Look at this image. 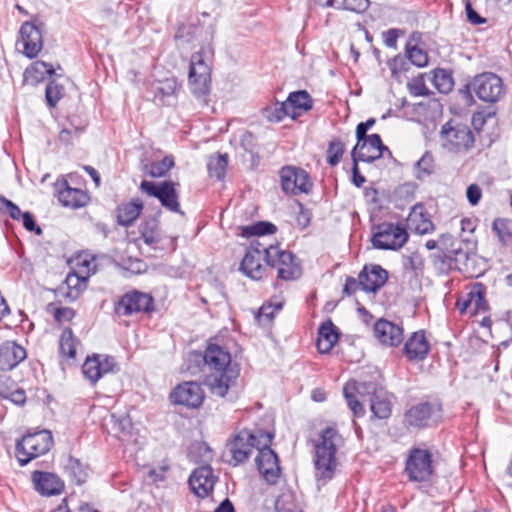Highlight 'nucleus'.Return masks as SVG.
Instances as JSON below:
<instances>
[{
	"label": "nucleus",
	"instance_id": "nucleus-6",
	"mask_svg": "<svg viewBox=\"0 0 512 512\" xmlns=\"http://www.w3.org/2000/svg\"><path fill=\"white\" fill-rule=\"evenodd\" d=\"M53 446V436L48 430L28 433L16 444V456L21 466L47 453Z\"/></svg>",
	"mask_w": 512,
	"mask_h": 512
},
{
	"label": "nucleus",
	"instance_id": "nucleus-25",
	"mask_svg": "<svg viewBox=\"0 0 512 512\" xmlns=\"http://www.w3.org/2000/svg\"><path fill=\"white\" fill-rule=\"evenodd\" d=\"M388 273L380 265L365 266L359 273V284L366 292L378 291L387 281Z\"/></svg>",
	"mask_w": 512,
	"mask_h": 512
},
{
	"label": "nucleus",
	"instance_id": "nucleus-7",
	"mask_svg": "<svg viewBox=\"0 0 512 512\" xmlns=\"http://www.w3.org/2000/svg\"><path fill=\"white\" fill-rule=\"evenodd\" d=\"M405 473L410 481H429L434 473L431 453L426 449H411L406 460Z\"/></svg>",
	"mask_w": 512,
	"mask_h": 512
},
{
	"label": "nucleus",
	"instance_id": "nucleus-33",
	"mask_svg": "<svg viewBox=\"0 0 512 512\" xmlns=\"http://www.w3.org/2000/svg\"><path fill=\"white\" fill-rule=\"evenodd\" d=\"M449 253L450 258H448L446 263H443L440 268L457 269L459 271L468 272L471 254L463 249V244L459 242L455 249L451 250Z\"/></svg>",
	"mask_w": 512,
	"mask_h": 512
},
{
	"label": "nucleus",
	"instance_id": "nucleus-17",
	"mask_svg": "<svg viewBox=\"0 0 512 512\" xmlns=\"http://www.w3.org/2000/svg\"><path fill=\"white\" fill-rule=\"evenodd\" d=\"M263 250V256L267 264L271 267L277 268V277L281 280H288L287 260L288 253L281 249L278 245H269L268 247L262 245L258 241H252L248 249Z\"/></svg>",
	"mask_w": 512,
	"mask_h": 512
},
{
	"label": "nucleus",
	"instance_id": "nucleus-55",
	"mask_svg": "<svg viewBox=\"0 0 512 512\" xmlns=\"http://www.w3.org/2000/svg\"><path fill=\"white\" fill-rule=\"evenodd\" d=\"M403 266L405 270L417 271L422 269L423 260L419 254L413 253L404 257Z\"/></svg>",
	"mask_w": 512,
	"mask_h": 512
},
{
	"label": "nucleus",
	"instance_id": "nucleus-62",
	"mask_svg": "<svg viewBox=\"0 0 512 512\" xmlns=\"http://www.w3.org/2000/svg\"><path fill=\"white\" fill-rule=\"evenodd\" d=\"M168 468L169 467L167 465H162L159 468L150 469L148 471L149 479L152 482H154V483H158V482L164 481L165 480V474H166Z\"/></svg>",
	"mask_w": 512,
	"mask_h": 512
},
{
	"label": "nucleus",
	"instance_id": "nucleus-39",
	"mask_svg": "<svg viewBox=\"0 0 512 512\" xmlns=\"http://www.w3.org/2000/svg\"><path fill=\"white\" fill-rule=\"evenodd\" d=\"M438 242V253L433 255V259L435 264H439L441 266L443 263H446L448 258H450V253L448 252L455 249L460 241L455 239L452 235L442 234L439 237Z\"/></svg>",
	"mask_w": 512,
	"mask_h": 512
},
{
	"label": "nucleus",
	"instance_id": "nucleus-2",
	"mask_svg": "<svg viewBox=\"0 0 512 512\" xmlns=\"http://www.w3.org/2000/svg\"><path fill=\"white\" fill-rule=\"evenodd\" d=\"M354 392L361 396H368L370 410L375 418L387 419L391 414V402L387 392L374 382H348L343 393L350 410L355 417L364 415L362 403L355 397Z\"/></svg>",
	"mask_w": 512,
	"mask_h": 512
},
{
	"label": "nucleus",
	"instance_id": "nucleus-23",
	"mask_svg": "<svg viewBox=\"0 0 512 512\" xmlns=\"http://www.w3.org/2000/svg\"><path fill=\"white\" fill-rule=\"evenodd\" d=\"M374 336L386 346H398L403 341V329L399 325L385 319L374 324Z\"/></svg>",
	"mask_w": 512,
	"mask_h": 512
},
{
	"label": "nucleus",
	"instance_id": "nucleus-28",
	"mask_svg": "<svg viewBox=\"0 0 512 512\" xmlns=\"http://www.w3.org/2000/svg\"><path fill=\"white\" fill-rule=\"evenodd\" d=\"M430 345L423 331L414 332L406 341L404 354L409 360H423L428 355Z\"/></svg>",
	"mask_w": 512,
	"mask_h": 512
},
{
	"label": "nucleus",
	"instance_id": "nucleus-9",
	"mask_svg": "<svg viewBox=\"0 0 512 512\" xmlns=\"http://www.w3.org/2000/svg\"><path fill=\"white\" fill-rule=\"evenodd\" d=\"M442 418V405L438 401H427L412 406L405 413L408 426L422 428L437 423Z\"/></svg>",
	"mask_w": 512,
	"mask_h": 512
},
{
	"label": "nucleus",
	"instance_id": "nucleus-10",
	"mask_svg": "<svg viewBox=\"0 0 512 512\" xmlns=\"http://www.w3.org/2000/svg\"><path fill=\"white\" fill-rule=\"evenodd\" d=\"M471 86L476 96L484 102L495 103L504 95L502 79L492 72L475 76Z\"/></svg>",
	"mask_w": 512,
	"mask_h": 512
},
{
	"label": "nucleus",
	"instance_id": "nucleus-38",
	"mask_svg": "<svg viewBox=\"0 0 512 512\" xmlns=\"http://www.w3.org/2000/svg\"><path fill=\"white\" fill-rule=\"evenodd\" d=\"M80 346L79 340L73 335L70 328H65L59 339V350L62 357L67 360H75L77 348Z\"/></svg>",
	"mask_w": 512,
	"mask_h": 512
},
{
	"label": "nucleus",
	"instance_id": "nucleus-37",
	"mask_svg": "<svg viewBox=\"0 0 512 512\" xmlns=\"http://www.w3.org/2000/svg\"><path fill=\"white\" fill-rule=\"evenodd\" d=\"M140 239L148 246L154 247L161 240L159 223L156 218L145 219L139 225Z\"/></svg>",
	"mask_w": 512,
	"mask_h": 512
},
{
	"label": "nucleus",
	"instance_id": "nucleus-48",
	"mask_svg": "<svg viewBox=\"0 0 512 512\" xmlns=\"http://www.w3.org/2000/svg\"><path fill=\"white\" fill-rule=\"evenodd\" d=\"M433 83L436 89L441 93H448L453 88L452 77L443 69L435 71Z\"/></svg>",
	"mask_w": 512,
	"mask_h": 512
},
{
	"label": "nucleus",
	"instance_id": "nucleus-14",
	"mask_svg": "<svg viewBox=\"0 0 512 512\" xmlns=\"http://www.w3.org/2000/svg\"><path fill=\"white\" fill-rule=\"evenodd\" d=\"M152 297L139 291L124 294L115 305L118 316H130L135 313L148 312L152 306Z\"/></svg>",
	"mask_w": 512,
	"mask_h": 512
},
{
	"label": "nucleus",
	"instance_id": "nucleus-27",
	"mask_svg": "<svg viewBox=\"0 0 512 512\" xmlns=\"http://www.w3.org/2000/svg\"><path fill=\"white\" fill-rule=\"evenodd\" d=\"M262 259L263 250L247 249L241 262L240 270L249 278L260 280L265 273V267L261 264Z\"/></svg>",
	"mask_w": 512,
	"mask_h": 512
},
{
	"label": "nucleus",
	"instance_id": "nucleus-4",
	"mask_svg": "<svg viewBox=\"0 0 512 512\" xmlns=\"http://www.w3.org/2000/svg\"><path fill=\"white\" fill-rule=\"evenodd\" d=\"M271 435L257 431L253 433L247 429L234 433L226 443V450L231 456L230 462L234 465L245 462L254 449L271 443Z\"/></svg>",
	"mask_w": 512,
	"mask_h": 512
},
{
	"label": "nucleus",
	"instance_id": "nucleus-57",
	"mask_svg": "<svg viewBox=\"0 0 512 512\" xmlns=\"http://www.w3.org/2000/svg\"><path fill=\"white\" fill-rule=\"evenodd\" d=\"M466 197L470 205L476 206L482 197V189L478 184H470L466 189Z\"/></svg>",
	"mask_w": 512,
	"mask_h": 512
},
{
	"label": "nucleus",
	"instance_id": "nucleus-51",
	"mask_svg": "<svg viewBox=\"0 0 512 512\" xmlns=\"http://www.w3.org/2000/svg\"><path fill=\"white\" fill-rule=\"evenodd\" d=\"M175 90L176 81L174 79H165L155 86V97L159 98L161 101H164L166 97H171L175 93Z\"/></svg>",
	"mask_w": 512,
	"mask_h": 512
},
{
	"label": "nucleus",
	"instance_id": "nucleus-29",
	"mask_svg": "<svg viewBox=\"0 0 512 512\" xmlns=\"http://www.w3.org/2000/svg\"><path fill=\"white\" fill-rule=\"evenodd\" d=\"M314 99L306 90L290 92V120L297 121L313 109Z\"/></svg>",
	"mask_w": 512,
	"mask_h": 512
},
{
	"label": "nucleus",
	"instance_id": "nucleus-16",
	"mask_svg": "<svg viewBox=\"0 0 512 512\" xmlns=\"http://www.w3.org/2000/svg\"><path fill=\"white\" fill-rule=\"evenodd\" d=\"M388 148L382 143L378 134H371L366 140L357 142L351 152L353 162H374L383 155Z\"/></svg>",
	"mask_w": 512,
	"mask_h": 512
},
{
	"label": "nucleus",
	"instance_id": "nucleus-19",
	"mask_svg": "<svg viewBox=\"0 0 512 512\" xmlns=\"http://www.w3.org/2000/svg\"><path fill=\"white\" fill-rule=\"evenodd\" d=\"M260 474L268 483H275L280 474L278 458L275 452L268 446H261L255 458Z\"/></svg>",
	"mask_w": 512,
	"mask_h": 512
},
{
	"label": "nucleus",
	"instance_id": "nucleus-56",
	"mask_svg": "<svg viewBox=\"0 0 512 512\" xmlns=\"http://www.w3.org/2000/svg\"><path fill=\"white\" fill-rule=\"evenodd\" d=\"M4 208L8 210L10 217L14 220H19L22 218L23 213L21 212L20 208L10 200L0 196V211Z\"/></svg>",
	"mask_w": 512,
	"mask_h": 512
},
{
	"label": "nucleus",
	"instance_id": "nucleus-26",
	"mask_svg": "<svg viewBox=\"0 0 512 512\" xmlns=\"http://www.w3.org/2000/svg\"><path fill=\"white\" fill-rule=\"evenodd\" d=\"M32 480L35 489L44 496L58 495L64 488V483L53 473L35 471Z\"/></svg>",
	"mask_w": 512,
	"mask_h": 512
},
{
	"label": "nucleus",
	"instance_id": "nucleus-13",
	"mask_svg": "<svg viewBox=\"0 0 512 512\" xmlns=\"http://www.w3.org/2000/svg\"><path fill=\"white\" fill-rule=\"evenodd\" d=\"M204 399L205 393L202 386L194 381L183 382L170 393L172 403L189 408H198Z\"/></svg>",
	"mask_w": 512,
	"mask_h": 512
},
{
	"label": "nucleus",
	"instance_id": "nucleus-41",
	"mask_svg": "<svg viewBox=\"0 0 512 512\" xmlns=\"http://www.w3.org/2000/svg\"><path fill=\"white\" fill-rule=\"evenodd\" d=\"M276 226L268 221H259L251 225L241 227V236L249 238L251 236H264L274 234Z\"/></svg>",
	"mask_w": 512,
	"mask_h": 512
},
{
	"label": "nucleus",
	"instance_id": "nucleus-59",
	"mask_svg": "<svg viewBox=\"0 0 512 512\" xmlns=\"http://www.w3.org/2000/svg\"><path fill=\"white\" fill-rule=\"evenodd\" d=\"M302 273L303 267L300 260L290 252V280L299 279L302 276Z\"/></svg>",
	"mask_w": 512,
	"mask_h": 512
},
{
	"label": "nucleus",
	"instance_id": "nucleus-24",
	"mask_svg": "<svg viewBox=\"0 0 512 512\" xmlns=\"http://www.w3.org/2000/svg\"><path fill=\"white\" fill-rule=\"evenodd\" d=\"M27 357L26 350L14 341L0 345V370L10 371Z\"/></svg>",
	"mask_w": 512,
	"mask_h": 512
},
{
	"label": "nucleus",
	"instance_id": "nucleus-18",
	"mask_svg": "<svg viewBox=\"0 0 512 512\" xmlns=\"http://www.w3.org/2000/svg\"><path fill=\"white\" fill-rule=\"evenodd\" d=\"M112 433L125 445H138L139 433L127 414H111Z\"/></svg>",
	"mask_w": 512,
	"mask_h": 512
},
{
	"label": "nucleus",
	"instance_id": "nucleus-8",
	"mask_svg": "<svg viewBox=\"0 0 512 512\" xmlns=\"http://www.w3.org/2000/svg\"><path fill=\"white\" fill-rule=\"evenodd\" d=\"M442 146L451 152H462L470 149L474 144V135L470 128L463 124L452 126L446 123L440 133Z\"/></svg>",
	"mask_w": 512,
	"mask_h": 512
},
{
	"label": "nucleus",
	"instance_id": "nucleus-31",
	"mask_svg": "<svg viewBox=\"0 0 512 512\" xmlns=\"http://www.w3.org/2000/svg\"><path fill=\"white\" fill-rule=\"evenodd\" d=\"M62 186L63 188L58 191V199L63 206L78 209L87 204L88 196L83 190L72 188L67 182L62 183Z\"/></svg>",
	"mask_w": 512,
	"mask_h": 512
},
{
	"label": "nucleus",
	"instance_id": "nucleus-11",
	"mask_svg": "<svg viewBox=\"0 0 512 512\" xmlns=\"http://www.w3.org/2000/svg\"><path fill=\"white\" fill-rule=\"evenodd\" d=\"M408 240V233L399 225L384 223L378 226V231L372 238L373 246L382 250H396Z\"/></svg>",
	"mask_w": 512,
	"mask_h": 512
},
{
	"label": "nucleus",
	"instance_id": "nucleus-60",
	"mask_svg": "<svg viewBox=\"0 0 512 512\" xmlns=\"http://www.w3.org/2000/svg\"><path fill=\"white\" fill-rule=\"evenodd\" d=\"M465 11L467 15V19L472 24H483L486 22L485 18H482L472 7V4L469 0L465 3Z\"/></svg>",
	"mask_w": 512,
	"mask_h": 512
},
{
	"label": "nucleus",
	"instance_id": "nucleus-34",
	"mask_svg": "<svg viewBox=\"0 0 512 512\" xmlns=\"http://www.w3.org/2000/svg\"><path fill=\"white\" fill-rule=\"evenodd\" d=\"M338 341V333L334 324L328 320L318 331L317 349L320 353H328Z\"/></svg>",
	"mask_w": 512,
	"mask_h": 512
},
{
	"label": "nucleus",
	"instance_id": "nucleus-42",
	"mask_svg": "<svg viewBox=\"0 0 512 512\" xmlns=\"http://www.w3.org/2000/svg\"><path fill=\"white\" fill-rule=\"evenodd\" d=\"M65 470L77 485H81L87 478V471L78 459L69 457L65 463Z\"/></svg>",
	"mask_w": 512,
	"mask_h": 512
},
{
	"label": "nucleus",
	"instance_id": "nucleus-36",
	"mask_svg": "<svg viewBox=\"0 0 512 512\" xmlns=\"http://www.w3.org/2000/svg\"><path fill=\"white\" fill-rule=\"evenodd\" d=\"M293 183L294 194L304 193L309 194L313 188V181L309 173L298 167L290 166V183Z\"/></svg>",
	"mask_w": 512,
	"mask_h": 512
},
{
	"label": "nucleus",
	"instance_id": "nucleus-21",
	"mask_svg": "<svg viewBox=\"0 0 512 512\" xmlns=\"http://www.w3.org/2000/svg\"><path fill=\"white\" fill-rule=\"evenodd\" d=\"M20 41L23 52L29 58L36 57L42 49V34L37 26L31 22H25L20 28Z\"/></svg>",
	"mask_w": 512,
	"mask_h": 512
},
{
	"label": "nucleus",
	"instance_id": "nucleus-63",
	"mask_svg": "<svg viewBox=\"0 0 512 512\" xmlns=\"http://www.w3.org/2000/svg\"><path fill=\"white\" fill-rule=\"evenodd\" d=\"M270 512H288V495L281 493L274 501V507Z\"/></svg>",
	"mask_w": 512,
	"mask_h": 512
},
{
	"label": "nucleus",
	"instance_id": "nucleus-20",
	"mask_svg": "<svg viewBox=\"0 0 512 512\" xmlns=\"http://www.w3.org/2000/svg\"><path fill=\"white\" fill-rule=\"evenodd\" d=\"M217 477L209 465L196 468L189 478V485L193 492L201 498H204L212 492Z\"/></svg>",
	"mask_w": 512,
	"mask_h": 512
},
{
	"label": "nucleus",
	"instance_id": "nucleus-54",
	"mask_svg": "<svg viewBox=\"0 0 512 512\" xmlns=\"http://www.w3.org/2000/svg\"><path fill=\"white\" fill-rule=\"evenodd\" d=\"M368 6V0H342L336 8L361 13L364 12Z\"/></svg>",
	"mask_w": 512,
	"mask_h": 512
},
{
	"label": "nucleus",
	"instance_id": "nucleus-46",
	"mask_svg": "<svg viewBox=\"0 0 512 512\" xmlns=\"http://www.w3.org/2000/svg\"><path fill=\"white\" fill-rule=\"evenodd\" d=\"M434 170V159L430 152L424 155L415 163L416 178L419 180L431 175Z\"/></svg>",
	"mask_w": 512,
	"mask_h": 512
},
{
	"label": "nucleus",
	"instance_id": "nucleus-43",
	"mask_svg": "<svg viewBox=\"0 0 512 512\" xmlns=\"http://www.w3.org/2000/svg\"><path fill=\"white\" fill-rule=\"evenodd\" d=\"M54 73L52 66L44 61H36L25 70L26 78H32L34 81H43L45 77Z\"/></svg>",
	"mask_w": 512,
	"mask_h": 512
},
{
	"label": "nucleus",
	"instance_id": "nucleus-58",
	"mask_svg": "<svg viewBox=\"0 0 512 512\" xmlns=\"http://www.w3.org/2000/svg\"><path fill=\"white\" fill-rule=\"evenodd\" d=\"M75 316V311L69 307L56 308L54 310V318L58 322H68Z\"/></svg>",
	"mask_w": 512,
	"mask_h": 512
},
{
	"label": "nucleus",
	"instance_id": "nucleus-53",
	"mask_svg": "<svg viewBox=\"0 0 512 512\" xmlns=\"http://www.w3.org/2000/svg\"><path fill=\"white\" fill-rule=\"evenodd\" d=\"M292 208L298 209L296 216V225L299 227V229L303 230L306 227H308L312 217V213L310 212V210L305 209L299 201H295L294 204L292 205Z\"/></svg>",
	"mask_w": 512,
	"mask_h": 512
},
{
	"label": "nucleus",
	"instance_id": "nucleus-12",
	"mask_svg": "<svg viewBox=\"0 0 512 512\" xmlns=\"http://www.w3.org/2000/svg\"><path fill=\"white\" fill-rule=\"evenodd\" d=\"M140 188L149 196L156 197L162 206L168 210L183 214L180 210L178 194L172 182L163 181L159 184H156L154 182L144 180L141 182Z\"/></svg>",
	"mask_w": 512,
	"mask_h": 512
},
{
	"label": "nucleus",
	"instance_id": "nucleus-61",
	"mask_svg": "<svg viewBox=\"0 0 512 512\" xmlns=\"http://www.w3.org/2000/svg\"><path fill=\"white\" fill-rule=\"evenodd\" d=\"M409 87L411 93L416 96H424L428 94V89L425 87L424 81L421 77L413 79Z\"/></svg>",
	"mask_w": 512,
	"mask_h": 512
},
{
	"label": "nucleus",
	"instance_id": "nucleus-22",
	"mask_svg": "<svg viewBox=\"0 0 512 512\" xmlns=\"http://www.w3.org/2000/svg\"><path fill=\"white\" fill-rule=\"evenodd\" d=\"M486 288L483 284H475L466 298L457 301V307L463 313L469 311L471 314L485 312L488 309V302L485 299Z\"/></svg>",
	"mask_w": 512,
	"mask_h": 512
},
{
	"label": "nucleus",
	"instance_id": "nucleus-44",
	"mask_svg": "<svg viewBox=\"0 0 512 512\" xmlns=\"http://www.w3.org/2000/svg\"><path fill=\"white\" fill-rule=\"evenodd\" d=\"M288 98L285 100H277L274 104L267 106L263 114L265 118L270 122H280L287 115V106Z\"/></svg>",
	"mask_w": 512,
	"mask_h": 512
},
{
	"label": "nucleus",
	"instance_id": "nucleus-40",
	"mask_svg": "<svg viewBox=\"0 0 512 512\" xmlns=\"http://www.w3.org/2000/svg\"><path fill=\"white\" fill-rule=\"evenodd\" d=\"M227 166H228V155L227 154H217L215 156L209 157V160L207 163V169H208L209 176L212 178H216L217 180L224 179Z\"/></svg>",
	"mask_w": 512,
	"mask_h": 512
},
{
	"label": "nucleus",
	"instance_id": "nucleus-52",
	"mask_svg": "<svg viewBox=\"0 0 512 512\" xmlns=\"http://www.w3.org/2000/svg\"><path fill=\"white\" fill-rule=\"evenodd\" d=\"M407 55L412 64L418 67H424L428 64V55L426 51L417 46H407Z\"/></svg>",
	"mask_w": 512,
	"mask_h": 512
},
{
	"label": "nucleus",
	"instance_id": "nucleus-45",
	"mask_svg": "<svg viewBox=\"0 0 512 512\" xmlns=\"http://www.w3.org/2000/svg\"><path fill=\"white\" fill-rule=\"evenodd\" d=\"M174 166L172 156H165L162 160L146 165V172L152 177H162Z\"/></svg>",
	"mask_w": 512,
	"mask_h": 512
},
{
	"label": "nucleus",
	"instance_id": "nucleus-50",
	"mask_svg": "<svg viewBox=\"0 0 512 512\" xmlns=\"http://www.w3.org/2000/svg\"><path fill=\"white\" fill-rule=\"evenodd\" d=\"M64 87L55 81H51L46 87V101L49 106L55 107L58 101L63 97Z\"/></svg>",
	"mask_w": 512,
	"mask_h": 512
},
{
	"label": "nucleus",
	"instance_id": "nucleus-47",
	"mask_svg": "<svg viewBox=\"0 0 512 512\" xmlns=\"http://www.w3.org/2000/svg\"><path fill=\"white\" fill-rule=\"evenodd\" d=\"M345 151L344 144L339 139H333L329 142L328 149H327V162L331 166H336Z\"/></svg>",
	"mask_w": 512,
	"mask_h": 512
},
{
	"label": "nucleus",
	"instance_id": "nucleus-15",
	"mask_svg": "<svg viewBox=\"0 0 512 512\" xmlns=\"http://www.w3.org/2000/svg\"><path fill=\"white\" fill-rule=\"evenodd\" d=\"M115 367L114 357L95 354L86 358L82 365V373L91 384H95L105 374L113 372Z\"/></svg>",
	"mask_w": 512,
	"mask_h": 512
},
{
	"label": "nucleus",
	"instance_id": "nucleus-49",
	"mask_svg": "<svg viewBox=\"0 0 512 512\" xmlns=\"http://www.w3.org/2000/svg\"><path fill=\"white\" fill-rule=\"evenodd\" d=\"M492 228L501 242H505L512 237V221L496 219L493 222Z\"/></svg>",
	"mask_w": 512,
	"mask_h": 512
},
{
	"label": "nucleus",
	"instance_id": "nucleus-30",
	"mask_svg": "<svg viewBox=\"0 0 512 512\" xmlns=\"http://www.w3.org/2000/svg\"><path fill=\"white\" fill-rule=\"evenodd\" d=\"M408 227L418 234H428L434 230V224L421 204L415 205L407 218Z\"/></svg>",
	"mask_w": 512,
	"mask_h": 512
},
{
	"label": "nucleus",
	"instance_id": "nucleus-35",
	"mask_svg": "<svg viewBox=\"0 0 512 512\" xmlns=\"http://www.w3.org/2000/svg\"><path fill=\"white\" fill-rule=\"evenodd\" d=\"M285 305V300L279 297H272L270 301L266 304H263L257 312L254 313V320L260 326H267L274 315L281 311Z\"/></svg>",
	"mask_w": 512,
	"mask_h": 512
},
{
	"label": "nucleus",
	"instance_id": "nucleus-3",
	"mask_svg": "<svg viewBox=\"0 0 512 512\" xmlns=\"http://www.w3.org/2000/svg\"><path fill=\"white\" fill-rule=\"evenodd\" d=\"M342 437L332 427L323 429L314 445V475L318 487L326 485L335 475L338 465L336 452Z\"/></svg>",
	"mask_w": 512,
	"mask_h": 512
},
{
	"label": "nucleus",
	"instance_id": "nucleus-1",
	"mask_svg": "<svg viewBox=\"0 0 512 512\" xmlns=\"http://www.w3.org/2000/svg\"><path fill=\"white\" fill-rule=\"evenodd\" d=\"M190 359L204 362L206 384L216 396H226L239 376L238 365L232 362L230 352L217 344H209L204 353L192 352Z\"/></svg>",
	"mask_w": 512,
	"mask_h": 512
},
{
	"label": "nucleus",
	"instance_id": "nucleus-5",
	"mask_svg": "<svg viewBox=\"0 0 512 512\" xmlns=\"http://www.w3.org/2000/svg\"><path fill=\"white\" fill-rule=\"evenodd\" d=\"M210 54L209 48H202L194 53L191 56L188 75V85L192 94L204 102L211 89Z\"/></svg>",
	"mask_w": 512,
	"mask_h": 512
},
{
	"label": "nucleus",
	"instance_id": "nucleus-32",
	"mask_svg": "<svg viewBox=\"0 0 512 512\" xmlns=\"http://www.w3.org/2000/svg\"><path fill=\"white\" fill-rule=\"evenodd\" d=\"M144 204L139 198L121 203L117 207L118 224L124 227L130 226L141 214Z\"/></svg>",
	"mask_w": 512,
	"mask_h": 512
},
{
	"label": "nucleus",
	"instance_id": "nucleus-64",
	"mask_svg": "<svg viewBox=\"0 0 512 512\" xmlns=\"http://www.w3.org/2000/svg\"><path fill=\"white\" fill-rule=\"evenodd\" d=\"M66 282L69 287H74L77 290H81L86 286V277H80L76 274H69Z\"/></svg>",
	"mask_w": 512,
	"mask_h": 512
}]
</instances>
